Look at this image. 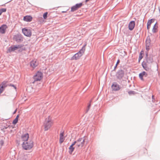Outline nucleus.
Listing matches in <instances>:
<instances>
[{
	"label": "nucleus",
	"mask_w": 160,
	"mask_h": 160,
	"mask_svg": "<svg viewBox=\"0 0 160 160\" xmlns=\"http://www.w3.org/2000/svg\"><path fill=\"white\" fill-rule=\"evenodd\" d=\"M69 152L70 154H71L72 152L74 151V148L73 147V146L71 145L69 148Z\"/></svg>",
	"instance_id": "nucleus-22"
},
{
	"label": "nucleus",
	"mask_w": 160,
	"mask_h": 160,
	"mask_svg": "<svg viewBox=\"0 0 160 160\" xmlns=\"http://www.w3.org/2000/svg\"><path fill=\"white\" fill-rule=\"evenodd\" d=\"M16 111H17V110H16L14 112H13V114H14L16 113Z\"/></svg>",
	"instance_id": "nucleus-44"
},
{
	"label": "nucleus",
	"mask_w": 160,
	"mask_h": 160,
	"mask_svg": "<svg viewBox=\"0 0 160 160\" xmlns=\"http://www.w3.org/2000/svg\"><path fill=\"white\" fill-rule=\"evenodd\" d=\"M146 62L147 64H151L153 61V56L152 55H148V53L146 52Z\"/></svg>",
	"instance_id": "nucleus-5"
},
{
	"label": "nucleus",
	"mask_w": 160,
	"mask_h": 160,
	"mask_svg": "<svg viewBox=\"0 0 160 160\" xmlns=\"http://www.w3.org/2000/svg\"><path fill=\"white\" fill-rule=\"evenodd\" d=\"M135 26V21H132L130 22L128 24V28L130 30H132L134 28Z\"/></svg>",
	"instance_id": "nucleus-15"
},
{
	"label": "nucleus",
	"mask_w": 160,
	"mask_h": 160,
	"mask_svg": "<svg viewBox=\"0 0 160 160\" xmlns=\"http://www.w3.org/2000/svg\"><path fill=\"white\" fill-rule=\"evenodd\" d=\"M20 47L19 45H18V46H12L9 48L8 52H11L18 49Z\"/></svg>",
	"instance_id": "nucleus-14"
},
{
	"label": "nucleus",
	"mask_w": 160,
	"mask_h": 160,
	"mask_svg": "<svg viewBox=\"0 0 160 160\" xmlns=\"http://www.w3.org/2000/svg\"><path fill=\"white\" fill-rule=\"evenodd\" d=\"M157 23V22H156V23L154 24L152 29V32L153 33H155L157 32V28L158 27L157 26V27H156V25Z\"/></svg>",
	"instance_id": "nucleus-24"
},
{
	"label": "nucleus",
	"mask_w": 160,
	"mask_h": 160,
	"mask_svg": "<svg viewBox=\"0 0 160 160\" xmlns=\"http://www.w3.org/2000/svg\"><path fill=\"white\" fill-rule=\"evenodd\" d=\"M22 30L23 33L25 36L29 37L31 36L32 32L30 29L24 28L22 29Z\"/></svg>",
	"instance_id": "nucleus-8"
},
{
	"label": "nucleus",
	"mask_w": 160,
	"mask_h": 160,
	"mask_svg": "<svg viewBox=\"0 0 160 160\" xmlns=\"http://www.w3.org/2000/svg\"><path fill=\"white\" fill-rule=\"evenodd\" d=\"M64 139V138L63 137H60L59 143L60 144L62 143L63 142Z\"/></svg>",
	"instance_id": "nucleus-27"
},
{
	"label": "nucleus",
	"mask_w": 160,
	"mask_h": 160,
	"mask_svg": "<svg viewBox=\"0 0 160 160\" xmlns=\"http://www.w3.org/2000/svg\"><path fill=\"white\" fill-rule=\"evenodd\" d=\"M32 17L31 16H26L23 17V20L26 22H30L32 21Z\"/></svg>",
	"instance_id": "nucleus-17"
},
{
	"label": "nucleus",
	"mask_w": 160,
	"mask_h": 160,
	"mask_svg": "<svg viewBox=\"0 0 160 160\" xmlns=\"http://www.w3.org/2000/svg\"><path fill=\"white\" fill-rule=\"evenodd\" d=\"M151 40L150 37L149 36L147 37V39L146 41V45H150L151 43Z\"/></svg>",
	"instance_id": "nucleus-21"
},
{
	"label": "nucleus",
	"mask_w": 160,
	"mask_h": 160,
	"mask_svg": "<svg viewBox=\"0 0 160 160\" xmlns=\"http://www.w3.org/2000/svg\"><path fill=\"white\" fill-rule=\"evenodd\" d=\"M33 146V142L32 141L24 142L22 144V147L25 150L30 149Z\"/></svg>",
	"instance_id": "nucleus-1"
},
{
	"label": "nucleus",
	"mask_w": 160,
	"mask_h": 160,
	"mask_svg": "<svg viewBox=\"0 0 160 160\" xmlns=\"http://www.w3.org/2000/svg\"><path fill=\"white\" fill-rule=\"evenodd\" d=\"M38 62L36 59L32 60L30 62V66L33 68H34L38 66Z\"/></svg>",
	"instance_id": "nucleus-10"
},
{
	"label": "nucleus",
	"mask_w": 160,
	"mask_h": 160,
	"mask_svg": "<svg viewBox=\"0 0 160 160\" xmlns=\"http://www.w3.org/2000/svg\"><path fill=\"white\" fill-rule=\"evenodd\" d=\"M48 12H45L44 14H43V18L44 19H46L47 18V15H48Z\"/></svg>",
	"instance_id": "nucleus-32"
},
{
	"label": "nucleus",
	"mask_w": 160,
	"mask_h": 160,
	"mask_svg": "<svg viewBox=\"0 0 160 160\" xmlns=\"http://www.w3.org/2000/svg\"><path fill=\"white\" fill-rule=\"evenodd\" d=\"M43 78L42 73L40 71H38L36 74L33 76V79L34 82L38 81H40Z\"/></svg>",
	"instance_id": "nucleus-3"
},
{
	"label": "nucleus",
	"mask_w": 160,
	"mask_h": 160,
	"mask_svg": "<svg viewBox=\"0 0 160 160\" xmlns=\"http://www.w3.org/2000/svg\"><path fill=\"white\" fill-rule=\"evenodd\" d=\"M9 86L13 87L15 89H16V86L13 84H10V85H9Z\"/></svg>",
	"instance_id": "nucleus-40"
},
{
	"label": "nucleus",
	"mask_w": 160,
	"mask_h": 160,
	"mask_svg": "<svg viewBox=\"0 0 160 160\" xmlns=\"http://www.w3.org/2000/svg\"><path fill=\"white\" fill-rule=\"evenodd\" d=\"M150 45H146V49L147 51H148L149 50V46Z\"/></svg>",
	"instance_id": "nucleus-39"
},
{
	"label": "nucleus",
	"mask_w": 160,
	"mask_h": 160,
	"mask_svg": "<svg viewBox=\"0 0 160 160\" xmlns=\"http://www.w3.org/2000/svg\"><path fill=\"white\" fill-rule=\"evenodd\" d=\"M77 140H80V141L78 143H77V146L78 147H82L84 144L85 139L84 137L80 138Z\"/></svg>",
	"instance_id": "nucleus-9"
},
{
	"label": "nucleus",
	"mask_w": 160,
	"mask_h": 160,
	"mask_svg": "<svg viewBox=\"0 0 160 160\" xmlns=\"http://www.w3.org/2000/svg\"><path fill=\"white\" fill-rule=\"evenodd\" d=\"M75 5V6H76L77 8L78 9L82 6V3H77Z\"/></svg>",
	"instance_id": "nucleus-26"
},
{
	"label": "nucleus",
	"mask_w": 160,
	"mask_h": 160,
	"mask_svg": "<svg viewBox=\"0 0 160 160\" xmlns=\"http://www.w3.org/2000/svg\"><path fill=\"white\" fill-rule=\"evenodd\" d=\"M29 138V135L28 133H26L22 135L21 138L24 142L28 141Z\"/></svg>",
	"instance_id": "nucleus-16"
},
{
	"label": "nucleus",
	"mask_w": 160,
	"mask_h": 160,
	"mask_svg": "<svg viewBox=\"0 0 160 160\" xmlns=\"http://www.w3.org/2000/svg\"><path fill=\"white\" fill-rule=\"evenodd\" d=\"M125 74L124 71L122 69L118 71L116 73V76L117 78L121 80L124 77Z\"/></svg>",
	"instance_id": "nucleus-4"
},
{
	"label": "nucleus",
	"mask_w": 160,
	"mask_h": 160,
	"mask_svg": "<svg viewBox=\"0 0 160 160\" xmlns=\"http://www.w3.org/2000/svg\"><path fill=\"white\" fill-rule=\"evenodd\" d=\"M4 144V141L2 140H1L0 141V145L1 147H2Z\"/></svg>",
	"instance_id": "nucleus-38"
},
{
	"label": "nucleus",
	"mask_w": 160,
	"mask_h": 160,
	"mask_svg": "<svg viewBox=\"0 0 160 160\" xmlns=\"http://www.w3.org/2000/svg\"><path fill=\"white\" fill-rule=\"evenodd\" d=\"M6 8H3L0 9V15H1L2 14V12H6Z\"/></svg>",
	"instance_id": "nucleus-29"
},
{
	"label": "nucleus",
	"mask_w": 160,
	"mask_h": 160,
	"mask_svg": "<svg viewBox=\"0 0 160 160\" xmlns=\"http://www.w3.org/2000/svg\"><path fill=\"white\" fill-rule=\"evenodd\" d=\"M142 65L144 69L147 71H151V68L148 66V64L145 61H143L142 63Z\"/></svg>",
	"instance_id": "nucleus-13"
},
{
	"label": "nucleus",
	"mask_w": 160,
	"mask_h": 160,
	"mask_svg": "<svg viewBox=\"0 0 160 160\" xmlns=\"http://www.w3.org/2000/svg\"><path fill=\"white\" fill-rule=\"evenodd\" d=\"M8 81H4L0 84V94L3 91L5 88L8 86Z\"/></svg>",
	"instance_id": "nucleus-6"
},
{
	"label": "nucleus",
	"mask_w": 160,
	"mask_h": 160,
	"mask_svg": "<svg viewBox=\"0 0 160 160\" xmlns=\"http://www.w3.org/2000/svg\"><path fill=\"white\" fill-rule=\"evenodd\" d=\"M78 9L75 6V5L73 6L71 8V11L74 12Z\"/></svg>",
	"instance_id": "nucleus-28"
},
{
	"label": "nucleus",
	"mask_w": 160,
	"mask_h": 160,
	"mask_svg": "<svg viewBox=\"0 0 160 160\" xmlns=\"http://www.w3.org/2000/svg\"><path fill=\"white\" fill-rule=\"evenodd\" d=\"M64 131L62 132L61 131L60 133V137H63L64 134Z\"/></svg>",
	"instance_id": "nucleus-37"
},
{
	"label": "nucleus",
	"mask_w": 160,
	"mask_h": 160,
	"mask_svg": "<svg viewBox=\"0 0 160 160\" xmlns=\"http://www.w3.org/2000/svg\"><path fill=\"white\" fill-rule=\"evenodd\" d=\"M158 10H159V12L160 13V7H158Z\"/></svg>",
	"instance_id": "nucleus-45"
},
{
	"label": "nucleus",
	"mask_w": 160,
	"mask_h": 160,
	"mask_svg": "<svg viewBox=\"0 0 160 160\" xmlns=\"http://www.w3.org/2000/svg\"><path fill=\"white\" fill-rule=\"evenodd\" d=\"M150 27V26H149V25H147V28L148 29H149Z\"/></svg>",
	"instance_id": "nucleus-42"
},
{
	"label": "nucleus",
	"mask_w": 160,
	"mask_h": 160,
	"mask_svg": "<svg viewBox=\"0 0 160 160\" xmlns=\"http://www.w3.org/2000/svg\"><path fill=\"white\" fill-rule=\"evenodd\" d=\"M145 75H144V77H147L148 76V73H147L145 72Z\"/></svg>",
	"instance_id": "nucleus-41"
},
{
	"label": "nucleus",
	"mask_w": 160,
	"mask_h": 160,
	"mask_svg": "<svg viewBox=\"0 0 160 160\" xmlns=\"http://www.w3.org/2000/svg\"><path fill=\"white\" fill-rule=\"evenodd\" d=\"M19 115H17L15 118L14 119V120L13 121L12 123L13 124H16L17 123L18 121V118H19Z\"/></svg>",
	"instance_id": "nucleus-23"
},
{
	"label": "nucleus",
	"mask_w": 160,
	"mask_h": 160,
	"mask_svg": "<svg viewBox=\"0 0 160 160\" xmlns=\"http://www.w3.org/2000/svg\"><path fill=\"white\" fill-rule=\"evenodd\" d=\"M128 93L129 95L134 94L135 93V92L133 91H131L128 92Z\"/></svg>",
	"instance_id": "nucleus-35"
},
{
	"label": "nucleus",
	"mask_w": 160,
	"mask_h": 160,
	"mask_svg": "<svg viewBox=\"0 0 160 160\" xmlns=\"http://www.w3.org/2000/svg\"><path fill=\"white\" fill-rule=\"evenodd\" d=\"M80 141V140H77L76 141H75L71 145L73 146L74 145L76 144V145H77V143H78V142H79Z\"/></svg>",
	"instance_id": "nucleus-31"
},
{
	"label": "nucleus",
	"mask_w": 160,
	"mask_h": 160,
	"mask_svg": "<svg viewBox=\"0 0 160 160\" xmlns=\"http://www.w3.org/2000/svg\"><path fill=\"white\" fill-rule=\"evenodd\" d=\"M92 100H91L90 101L89 103L88 104V105L87 108V109L86 111V113H87L88 112V111L89 110L90 107H91V103L92 102Z\"/></svg>",
	"instance_id": "nucleus-25"
},
{
	"label": "nucleus",
	"mask_w": 160,
	"mask_h": 160,
	"mask_svg": "<svg viewBox=\"0 0 160 160\" xmlns=\"http://www.w3.org/2000/svg\"><path fill=\"white\" fill-rule=\"evenodd\" d=\"M8 28L7 25L6 24H3L0 27V33L2 34H4L6 32V29Z\"/></svg>",
	"instance_id": "nucleus-12"
},
{
	"label": "nucleus",
	"mask_w": 160,
	"mask_h": 160,
	"mask_svg": "<svg viewBox=\"0 0 160 160\" xmlns=\"http://www.w3.org/2000/svg\"><path fill=\"white\" fill-rule=\"evenodd\" d=\"M86 45V44L84 45L80 51L78 52L80 55L82 56L84 53L85 50V46Z\"/></svg>",
	"instance_id": "nucleus-18"
},
{
	"label": "nucleus",
	"mask_w": 160,
	"mask_h": 160,
	"mask_svg": "<svg viewBox=\"0 0 160 160\" xmlns=\"http://www.w3.org/2000/svg\"><path fill=\"white\" fill-rule=\"evenodd\" d=\"M120 62V60L119 59H118L117 62V63L115 65V66L114 67V69L113 70H115L117 67L118 64Z\"/></svg>",
	"instance_id": "nucleus-30"
},
{
	"label": "nucleus",
	"mask_w": 160,
	"mask_h": 160,
	"mask_svg": "<svg viewBox=\"0 0 160 160\" xmlns=\"http://www.w3.org/2000/svg\"><path fill=\"white\" fill-rule=\"evenodd\" d=\"M143 58L142 55H141V54H139V58H138V62H139L141 59Z\"/></svg>",
	"instance_id": "nucleus-36"
},
{
	"label": "nucleus",
	"mask_w": 160,
	"mask_h": 160,
	"mask_svg": "<svg viewBox=\"0 0 160 160\" xmlns=\"http://www.w3.org/2000/svg\"><path fill=\"white\" fill-rule=\"evenodd\" d=\"M112 88L113 90L118 91L120 89L119 86L117 82H114L112 85Z\"/></svg>",
	"instance_id": "nucleus-11"
},
{
	"label": "nucleus",
	"mask_w": 160,
	"mask_h": 160,
	"mask_svg": "<svg viewBox=\"0 0 160 160\" xmlns=\"http://www.w3.org/2000/svg\"><path fill=\"white\" fill-rule=\"evenodd\" d=\"M153 97H154V96L153 95H152V99H153Z\"/></svg>",
	"instance_id": "nucleus-47"
},
{
	"label": "nucleus",
	"mask_w": 160,
	"mask_h": 160,
	"mask_svg": "<svg viewBox=\"0 0 160 160\" xmlns=\"http://www.w3.org/2000/svg\"><path fill=\"white\" fill-rule=\"evenodd\" d=\"M89 0H86V2H87L88 1H89Z\"/></svg>",
	"instance_id": "nucleus-46"
},
{
	"label": "nucleus",
	"mask_w": 160,
	"mask_h": 160,
	"mask_svg": "<svg viewBox=\"0 0 160 160\" xmlns=\"http://www.w3.org/2000/svg\"><path fill=\"white\" fill-rule=\"evenodd\" d=\"M152 20L153 19H152L148 20L147 23V25H149V26H150V25L152 22Z\"/></svg>",
	"instance_id": "nucleus-33"
},
{
	"label": "nucleus",
	"mask_w": 160,
	"mask_h": 160,
	"mask_svg": "<svg viewBox=\"0 0 160 160\" xmlns=\"http://www.w3.org/2000/svg\"><path fill=\"white\" fill-rule=\"evenodd\" d=\"M50 116H49L48 118H46L44 123L45 131H47L52 126V122L49 118Z\"/></svg>",
	"instance_id": "nucleus-2"
},
{
	"label": "nucleus",
	"mask_w": 160,
	"mask_h": 160,
	"mask_svg": "<svg viewBox=\"0 0 160 160\" xmlns=\"http://www.w3.org/2000/svg\"><path fill=\"white\" fill-rule=\"evenodd\" d=\"M145 72L143 71L142 72L140 73L139 74V78L142 81L144 80V79L143 78V77H144V75H145Z\"/></svg>",
	"instance_id": "nucleus-20"
},
{
	"label": "nucleus",
	"mask_w": 160,
	"mask_h": 160,
	"mask_svg": "<svg viewBox=\"0 0 160 160\" xmlns=\"http://www.w3.org/2000/svg\"><path fill=\"white\" fill-rule=\"evenodd\" d=\"M44 20L42 17L39 18V22L41 23H43L44 22Z\"/></svg>",
	"instance_id": "nucleus-34"
},
{
	"label": "nucleus",
	"mask_w": 160,
	"mask_h": 160,
	"mask_svg": "<svg viewBox=\"0 0 160 160\" xmlns=\"http://www.w3.org/2000/svg\"><path fill=\"white\" fill-rule=\"evenodd\" d=\"M81 56L77 52L71 58V60H77Z\"/></svg>",
	"instance_id": "nucleus-19"
},
{
	"label": "nucleus",
	"mask_w": 160,
	"mask_h": 160,
	"mask_svg": "<svg viewBox=\"0 0 160 160\" xmlns=\"http://www.w3.org/2000/svg\"><path fill=\"white\" fill-rule=\"evenodd\" d=\"M13 39L17 42H21L23 41L22 35L19 34H17L14 35Z\"/></svg>",
	"instance_id": "nucleus-7"
},
{
	"label": "nucleus",
	"mask_w": 160,
	"mask_h": 160,
	"mask_svg": "<svg viewBox=\"0 0 160 160\" xmlns=\"http://www.w3.org/2000/svg\"><path fill=\"white\" fill-rule=\"evenodd\" d=\"M143 51H142L141 52H140V54H141V55H142V54L143 53Z\"/></svg>",
	"instance_id": "nucleus-43"
}]
</instances>
